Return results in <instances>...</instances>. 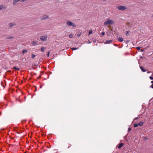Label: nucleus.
<instances>
[{"mask_svg": "<svg viewBox=\"0 0 153 153\" xmlns=\"http://www.w3.org/2000/svg\"><path fill=\"white\" fill-rule=\"evenodd\" d=\"M41 19L42 20H46L49 19L50 18L48 15L44 14L41 16Z\"/></svg>", "mask_w": 153, "mask_h": 153, "instance_id": "1", "label": "nucleus"}, {"mask_svg": "<svg viewBox=\"0 0 153 153\" xmlns=\"http://www.w3.org/2000/svg\"><path fill=\"white\" fill-rule=\"evenodd\" d=\"M118 10H121L122 11L125 10L126 9V7L125 6H120L117 7Z\"/></svg>", "mask_w": 153, "mask_h": 153, "instance_id": "2", "label": "nucleus"}, {"mask_svg": "<svg viewBox=\"0 0 153 153\" xmlns=\"http://www.w3.org/2000/svg\"><path fill=\"white\" fill-rule=\"evenodd\" d=\"M66 24L69 26H72L73 27H76V25L75 24L69 21L67 22Z\"/></svg>", "mask_w": 153, "mask_h": 153, "instance_id": "3", "label": "nucleus"}, {"mask_svg": "<svg viewBox=\"0 0 153 153\" xmlns=\"http://www.w3.org/2000/svg\"><path fill=\"white\" fill-rule=\"evenodd\" d=\"M114 22L113 21L110 19H108L104 22V24L105 25H107L108 24H112Z\"/></svg>", "mask_w": 153, "mask_h": 153, "instance_id": "4", "label": "nucleus"}, {"mask_svg": "<svg viewBox=\"0 0 153 153\" xmlns=\"http://www.w3.org/2000/svg\"><path fill=\"white\" fill-rule=\"evenodd\" d=\"M48 38L47 36H42L40 37V40L42 41H46L47 40Z\"/></svg>", "mask_w": 153, "mask_h": 153, "instance_id": "5", "label": "nucleus"}, {"mask_svg": "<svg viewBox=\"0 0 153 153\" xmlns=\"http://www.w3.org/2000/svg\"><path fill=\"white\" fill-rule=\"evenodd\" d=\"M144 123V122H140L138 123H135L134 125V127H137L138 126H142Z\"/></svg>", "mask_w": 153, "mask_h": 153, "instance_id": "6", "label": "nucleus"}, {"mask_svg": "<svg viewBox=\"0 0 153 153\" xmlns=\"http://www.w3.org/2000/svg\"><path fill=\"white\" fill-rule=\"evenodd\" d=\"M112 41L111 40H106L105 42L104 43L105 44H109L111 43Z\"/></svg>", "mask_w": 153, "mask_h": 153, "instance_id": "7", "label": "nucleus"}, {"mask_svg": "<svg viewBox=\"0 0 153 153\" xmlns=\"http://www.w3.org/2000/svg\"><path fill=\"white\" fill-rule=\"evenodd\" d=\"M19 1V0H13V5H15Z\"/></svg>", "mask_w": 153, "mask_h": 153, "instance_id": "8", "label": "nucleus"}, {"mask_svg": "<svg viewBox=\"0 0 153 153\" xmlns=\"http://www.w3.org/2000/svg\"><path fill=\"white\" fill-rule=\"evenodd\" d=\"M124 145V144L122 143H120L118 146V148L120 149Z\"/></svg>", "mask_w": 153, "mask_h": 153, "instance_id": "9", "label": "nucleus"}, {"mask_svg": "<svg viewBox=\"0 0 153 153\" xmlns=\"http://www.w3.org/2000/svg\"><path fill=\"white\" fill-rule=\"evenodd\" d=\"M16 25V24H13L12 23H10L9 24V27H12L13 26H15Z\"/></svg>", "mask_w": 153, "mask_h": 153, "instance_id": "10", "label": "nucleus"}, {"mask_svg": "<svg viewBox=\"0 0 153 153\" xmlns=\"http://www.w3.org/2000/svg\"><path fill=\"white\" fill-rule=\"evenodd\" d=\"M32 45H35L37 44V42L36 41H33L31 43Z\"/></svg>", "mask_w": 153, "mask_h": 153, "instance_id": "11", "label": "nucleus"}, {"mask_svg": "<svg viewBox=\"0 0 153 153\" xmlns=\"http://www.w3.org/2000/svg\"><path fill=\"white\" fill-rule=\"evenodd\" d=\"M5 81H4L3 82H1V85L3 87H5V86L6 85V84H5V85H4V82L5 83Z\"/></svg>", "mask_w": 153, "mask_h": 153, "instance_id": "12", "label": "nucleus"}, {"mask_svg": "<svg viewBox=\"0 0 153 153\" xmlns=\"http://www.w3.org/2000/svg\"><path fill=\"white\" fill-rule=\"evenodd\" d=\"M13 36H9L7 37L6 38V39H13Z\"/></svg>", "mask_w": 153, "mask_h": 153, "instance_id": "13", "label": "nucleus"}, {"mask_svg": "<svg viewBox=\"0 0 153 153\" xmlns=\"http://www.w3.org/2000/svg\"><path fill=\"white\" fill-rule=\"evenodd\" d=\"M4 8V6L3 4L0 5V10Z\"/></svg>", "mask_w": 153, "mask_h": 153, "instance_id": "14", "label": "nucleus"}, {"mask_svg": "<svg viewBox=\"0 0 153 153\" xmlns=\"http://www.w3.org/2000/svg\"><path fill=\"white\" fill-rule=\"evenodd\" d=\"M118 40L120 42H122L123 40L122 38L120 37L118 39Z\"/></svg>", "mask_w": 153, "mask_h": 153, "instance_id": "15", "label": "nucleus"}, {"mask_svg": "<svg viewBox=\"0 0 153 153\" xmlns=\"http://www.w3.org/2000/svg\"><path fill=\"white\" fill-rule=\"evenodd\" d=\"M13 68V69H14V70H17L18 71H19L20 70V68H19L15 67V68Z\"/></svg>", "mask_w": 153, "mask_h": 153, "instance_id": "16", "label": "nucleus"}, {"mask_svg": "<svg viewBox=\"0 0 153 153\" xmlns=\"http://www.w3.org/2000/svg\"><path fill=\"white\" fill-rule=\"evenodd\" d=\"M45 49L46 48H45L42 47L41 48V51L42 52H43Z\"/></svg>", "mask_w": 153, "mask_h": 153, "instance_id": "17", "label": "nucleus"}, {"mask_svg": "<svg viewBox=\"0 0 153 153\" xmlns=\"http://www.w3.org/2000/svg\"><path fill=\"white\" fill-rule=\"evenodd\" d=\"M7 74H11V71L10 70H8V71L7 72Z\"/></svg>", "mask_w": 153, "mask_h": 153, "instance_id": "18", "label": "nucleus"}, {"mask_svg": "<svg viewBox=\"0 0 153 153\" xmlns=\"http://www.w3.org/2000/svg\"><path fill=\"white\" fill-rule=\"evenodd\" d=\"M73 51L78 49V48H73L71 49Z\"/></svg>", "mask_w": 153, "mask_h": 153, "instance_id": "19", "label": "nucleus"}, {"mask_svg": "<svg viewBox=\"0 0 153 153\" xmlns=\"http://www.w3.org/2000/svg\"><path fill=\"white\" fill-rule=\"evenodd\" d=\"M141 70L145 72L146 71L145 69V68H140Z\"/></svg>", "mask_w": 153, "mask_h": 153, "instance_id": "20", "label": "nucleus"}, {"mask_svg": "<svg viewBox=\"0 0 153 153\" xmlns=\"http://www.w3.org/2000/svg\"><path fill=\"white\" fill-rule=\"evenodd\" d=\"M27 52V50H23L22 51V53L24 54L25 52Z\"/></svg>", "mask_w": 153, "mask_h": 153, "instance_id": "21", "label": "nucleus"}, {"mask_svg": "<svg viewBox=\"0 0 153 153\" xmlns=\"http://www.w3.org/2000/svg\"><path fill=\"white\" fill-rule=\"evenodd\" d=\"M35 56H36V55L33 54H32L31 55V57L33 58H34L35 57Z\"/></svg>", "mask_w": 153, "mask_h": 153, "instance_id": "22", "label": "nucleus"}, {"mask_svg": "<svg viewBox=\"0 0 153 153\" xmlns=\"http://www.w3.org/2000/svg\"><path fill=\"white\" fill-rule=\"evenodd\" d=\"M92 33V30H91L89 32V35H90V34Z\"/></svg>", "mask_w": 153, "mask_h": 153, "instance_id": "23", "label": "nucleus"}, {"mask_svg": "<svg viewBox=\"0 0 153 153\" xmlns=\"http://www.w3.org/2000/svg\"><path fill=\"white\" fill-rule=\"evenodd\" d=\"M73 37V35L72 34H70L69 35V37L70 38H72V37Z\"/></svg>", "mask_w": 153, "mask_h": 153, "instance_id": "24", "label": "nucleus"}, {"mask_svg": "<svg viewBox=\"0 0 153 153\" xmlns=\"http://www.w3.org/2000/svg\"><path fill=\"white\" fill-rule=\"evenodd\" d=\"M137 49L138 51H139L140 49V47H138L137 48Z\"/></svg>", "mask_w": 153, "mask_h": 153, "instance_id": "25", "label": "nucleus"}, {"mask_svg": "<svg viewBox=\"0 0 153 153\" xmlns=\"http://www.w3.org/2000/svg\"><path fill=\"white\" fill-rule=\"evenodd\" d=\"M81 35V33H79L77 35V36H78V37H79V36H80Z\"/></svg>", "mask_w": 153, "mask_h": 153, "instance_id": "26", "label": "nucleus"}, {"mask_svg": "<svg viewBox=\"0 0 153 153\" xmlns=\"http://www.w3.org/2000/svg\"><path fill=\"white\" fill-rule=\"evenodd\" d=\"M149 78L150 79H151V80H152L153 79V77H152V76H150V77H149Z\"/></svg>", "mask_w": 153, "mask_h": 153, "instance_id": "27", "label": "nucleus"}, {"mask_svg": "<svg viewBox=\"0 0 153 153\" xmlns=\"http://www.w3.org/2000/svg\"><path fill=\"white\" fill-rule=\"evenodd\" d=\"M101 34L103 36L105 34V33L104 32H103Z\"/></svg>", "mask_w": 153, "mask_h": 153, "instance_id": "28", "label": "nucleus"}, {"mask_svg": "<svg viewBox=\"0 0 153 153\" xmlns=\"http://www.w3.org/2000/svg\"><path fill=\"white\" fill-rule=\"evenodd\" d=\"M128 33H129L128 31H127L126 32V35H127V34H128Z\"/></svg>", "mask_w": 153, "mask_h": 153, "instance_id": "29", "label": "nucleus"}, {"mask_svg": "<svg viewBox=\"0 0 153 153\" xmlns=\"http://www.w3.org/2000/svg\"><path fill=\"white\" fill-rule=\"evenodd\" d=\"M49 54H50V52L49 51H48V54H47V55H48V56H49Z\"/></svg>", "mask_w": 153, "mask_h": 153, "instance_id": "30", "label": "nucleus"}, {"mask_svg": "<svg viewBox=\"0 0 153 153\" xmlns=\"http://www.w3.org/2000/svg\"><path fill=\"white\" fill-rule=\"evenodd\" d=\"M131 130V128H129L128 129V131H130Z\"/></svg>", "mask_w": 153, "mask_h": 153, "instance_id": "31", "label": "nucleus"}, {"mask_svg": "<svg viewBox=\"0 0 153 153\" xmlns=\"http://www.w3.org/2000/svg\"><path fill=\"white\" fill-rule=\"evenodd\" d=\"M71 145H69V146L68 147V148H70V147H71Z\"/></svg>", "mask_w": 153, "mask_h": 153, "instance_id": "32", "label": "nucleus"}, {"mask_svg": "<svg viewBox=\"0 0 153 153\" xmlns=\"http://www.w3.org/2000/svg\"><path fill=\"white\" fill-rule=\"evenodd\" d=\"M19 1L21 2H23V0H19Z\"/></svg>", "mask_w": 153, "mask_h": 153, "instance_id": "33", "label": "nucleus"}, {"mask_svg": "<svg viewBox=\"0 0 153 153\" xmlns=\"http://www.w3.org/2000/svg\"><path fill=\"white\" fill-rule=\"evenodd\" d=\"M147 139V138L146 137H144V140H146Z\"/></svg>", "mask_w": 153, "mask_h": 153, "instance_id": "34", "label": "nucleus"}, {"mask_svg": "<svg viewBox=\"0 0 153 153\" xmlns=\"http://www.w3.org/2000/svg\"><path fill=\"white\" fill-rule=\"evenodd\" d=\"M151 87L153 88V84H152V85Z\"/></svg>", "mask_w": 153, "mask_h": 153, "instance_id": "35", "label": "nucleus"}, {"mask_svg": "<svg viewBox=\"0 0 153 153\" xmlns=\"http://www.w3.org/2000/svg\"><path fill=\"white\" fill-rule=\"evenodd\" d=\"M29 0H23V2L25 1H28Z\"/></svg>", "mask_w": 153, "mask_h": 153, "instance_id": "36", "label": "nucleus"}, {"mask_svg": "<svg viewBox=\"0 0 153 153\" xmlns=\"http://www.w3.org/2000/svg\"><path fill=\"white\" fill-rule=\"evenodd\" d=\"M143 51H144V50H143L141 49V52H143Z\"/></svg>", "mask_w": 153, "mask_h": 153, "instance_id": "37", "label": "nucleus"}, {"mask_svg": "<svg viewBox=\"0 0 153 153\" xmlns=\"http://www.w3.org/2000/svg\"><path fill=\"white\" fill-rule=\"evenodd\" d=\"M151 83H152V84H153V80L151 81Z\"/></svg>", "mask_w": 153, "mask_h": 153, "instance_id": "38", "label": "nucleus"}, {"mask_svg": "<svg viewBox=\"0 0 153 153\" xmlns=\"http://www.w3.org/2000/svg\"><path fill=\"white\" fill-rule=\"evenodd\" d=\"M103 1H106V0H102Z\"/></svg>", "mask_w": 153, "mask_h": 153, "instance_id": "39", "label": "nucleus"}, {"mask_svg": "<svg viewBox=\"0 0 153 153\" xmlns=\"http://www.w3.org/2000/svg\"><path fill=\"white\" fill-rule=\"evenodd\" d=\"M14 71H12V72H13Z\"/></svg>", "mask_w": 153, "mask_h": 153, "instance_id": "40", "label": "nucleus"}, {"mask_svg": "<svg viewBox=\"0 0 153 153\" xmlns=\"http://www.w3.org/2000/svg\"><path fill=\"white\" fill-rule=\"evenodd\" d=\"M152 17H153V16H152Z\"/></svg>", "mask_w": 153, "mask_h": 153, "instance_id": "41", "label": "nucleus"}]
</instances>
